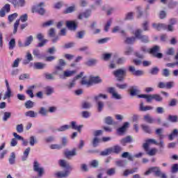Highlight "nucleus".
Here are the masks:
<instances>
[{"instance_id":"f257e3e1","label":"nucleus","mask_w":178,"mask_h":178,"mask_svg":"<svg viewBox=\"0 0 178 178\" xmlns=\"http://www.w3.org/2000/svg\"><path fill=\"white\" fill-rule=\"evenodd\" d=\"M58 163L61 168H65L67 170H65L64 172H57L56 173V176L58 178H66L69 175H70V170H72V166H70V164L69 163L66 162L65 160H59Z\"/></svg>"},{"instance_id":"f03ea898","label":"nucleus","mask_w":178,"mask_h":178,"mask_svg":"<svg viewBox=\"0 0 178 178\" xmlns=\"http://www.w3.org/2000/svg\"><path fill=\"white\" fill-rule=\"evenodd\" d=\"M86 77L83 76L81 81V86H86V87H91L92 84H99L102 83V79L99 76H90L89 80H86Z\"/></svg>"},{"instance_id":"7ed1b4c3","label":"nucleus","mask_w":178,"mask_h":178,"mask_svg":"<svg viewBox=\"0 0 178 178\" xmlns=\"http://www.w3.org/2000/svg\"><path fill=\"white\" fill-rule=\"evenodd\" d=\"M138 98H145L147 102H152V99H154L156 102H162L163 101V97L161 95L154 94V95H139Z\"/></svg>"},{"instance_id":"20e7f679","label":"nucleus","mask_w":178,"mask_h":178,"mask_svg":"<svg viewBox=\"0 0 178 178\" xmlns=\"http://www.w3.org/2000/svg\"><path fill=\"white\" fill-rule=\"evenodd\" d=\"M151 173H154L155 176L157 177L168 178V177H166V174L162 173L159 167H152L149 168V170L145 172V176H148V175H151Z\"/></svg>"},{"instance_id":"39448f33","label":"nucleus","mask_w":178,"mask_h":178,"mask_svg":"<svg viewBox=\"0 0 178 178\" xmlns=\"http://www.w3.org/2000/svg\"><path fill=\"white\" fill-rule=\"evenodd\" d=\"M113 76L117 79L118 81H123L126 77V69H118L113 72Z\"/></svg>"},{"instance_id":"423d86ee","label":"nucleus","mask_w":178,"mask_h":178,"mask_svg":"<svg viewBox=\"0 0 178 178\" xmlns=\"http://www.w3.org/2000/svg\"><path fill=\"white\" fill-rule=\"evenodd\" d=\"M161 51V47L158 45H155L153 47L150 48L148 51L150 55H152L154 58H157L158 59H161L163 57V54L162 53H159Z\"/></svg>"},{"instance_id":"0eeeda50","label":"nucleus","mask_w":178,"mask_h":178,"mask_svg":"<svg viewBox=\"0 0 178 178\" xmlns=\"http://www.w3.org/2000/svg\"><path fill=\"white\" fill-rule=\"evenodd\" d=\"M142 33L143 30L141 29H136L134 33L136 38H138V40H140L142 42H149V40H148V36L142 35Z\"/></svg>"},{"instance_id":"6e6552de","label":"nucleus","mask_w":178,"mask_h":178,"mask_svg":"<svg viewBox=\"0 0 178 178\" xmlns=\"http://www.w3.org/2000/svg\"><path fill=\"white\" fill-rule=\"evenodd\" d=\"M33 170L38 173V177H42V175H44V168L41 167L37 161L33 162Z\"/></svg>"},{"instance_id":"1a4fd4ad","label":"nucleus","mask_w":178,"mask_h":178,"mask_svg":"<svg viewBox=\"0 0 178 178\" xmlns=\"http://www.w3.org/2000/svg\"><path fill=\"white\" fill-rule=\"evenodd\" d=\"M41 6H44V3L41 2L38 6L32 8V13H39V15H44L45 10Z\"/></svg>"},{"instance_id":"9d476101","label":"nucleus","mask_w":178,"mask_h":178,"mask_svg":"<svg viewBox=\"0 0 178 178\" xmlns=\"http://www.w3.org/2000/svg\"><path fill=\"white\" fill-rule=\"evenodd\" d=\"M157 87L159 88H167V90H170V88H173V87H175V82L174 81H168L167 83L159 82Z\"/></svg>"},{"instance_id":"9b49d317","label":"nucleus","mask_w":178,"mask_h":178,"mask_svg":"<svg viewBox=\"0 0 178 178\" xmlns=\"http://www.w3.org/2000/svg\"><path fill=\"white\" fill-rule=\"evenodd\" d=\"M107 92L109 94H111L113 98H115V99H121V98H122L120 95H119V94H118V92H116V90L113 87L108 88Z\"/></svg>"},{"instance_id":"f8f14e48","label":"nucleus","mask_w":178,"mask_h":178,"mask_svg":"<svg viewBox=\"0 0 178 178\" xmlns=\"http://www.w3.org/2000/svg\"><path fill=\"white\" fill-rule=\"evenodd\" d=\"M150 144H154V145H156L158 144V142L155 139H147L145 140V143H143V148L144 151H148V147H149Z\"/></svg>"},{"instance_id":"ddd939ff","label":"nucleus","mask_w":178,"mask_h":178,"mask_svg":"<svg viewBox=\"0 0 178 178\" xmlns=\"http://www.w3.org/2000/svg\"><path fill=\"white\" fill-rule=\"evenodd\" d=\"M152 27L157 31H161V30H166L168 29V25L162 23H153Z\"/></svg>"},{"instance_id":"4468645a","label":"nucleus","mask_w":178,"mask_h":178,"mask_svg":"<svg viewBox=\"0 0 178 178\" xmlns=\"http://www.w3.org/2000/svg\"><path fill=\"white\" fill-rule=\"evenodd\" d=\"M129 72L134 76H143L144 74V72L142 70H136V67L131 65L129 67Z\"/></svg>"},{"instance_id":"2eb2a0df","label":"nucleus","mask_w":178,"mask_h":178,"mask_svg":"<svg viewBox=\"0 0 178 178\" xmlns=\"http://www.w3.org/2000/svg\"><path fill=\"white\" fill-rule=\"evenodd\" d=\"M84 75V72H81L79 74L76 75L73 80L72 81V82L68 85V87L70 88H72V87H74L75 84H76V80H79V79H81V77H83V76Z\"/></svg>"},{"instance_id":"dca6fc26","label":"nucleus","mask_w":178,"mask_h":178,"mask_svg":"<svg viewBox=\"0 0 178 178\" xmlns=\"http://www.w3.org/2000/svg\"><path fill=\"white\" fill-rule=\"evenodd\" d=\"M138 170V168H134L132 169H127L123 172V176L127 177L129 175H133Z\"/></svg>"},{"instance_id":"f3484780","label":"nucleus","mask_w":178,"mask_h":178,"mask_svg":"<svg viewBox=\"0 0 178 178\" xmlns=\"http://www.w3.org/2000/svg\"><path fill=\"white\" fill-rule=\"evenodd\" d=\"M131 97H134L140 92V90L138 89L137 86H131L129 90Z\"/></svg>"},{"instance_id":"a211bd4d","label":"nucleus","mask_w":178,"mask_h":178,"mask_svg":"<svg viewBox=\"0 0 178 178\" xmlns=\"http://www.w3.org/2000/svg\"><path fill=\"white\" fill-rule=\"evenodd\" d=\"M152 109H154V107H152L151 106H144L143 102H141L140 104V111L141 112H147V111H152Z\"/></svg>"},{"instance_id":"6ab92c4d","label":"nucleus","mask_w":178,"mask_h":178,"mask_svg":"<svg viewBox=\"0 0 178 178\" xmlns=\"http://www.w3.org/2000/svg\"><path fill=\"white\" fill-rule=\"evenodd\" d=\"M76 71L72 70V71H69V70H66L64 71L63 72V75L62 76H60V79H66V77H72V76H73V74H75Z\"/></svg>"},{"instance_id":"aec40b11","label":"nucleus","mask_w":178,"mask_h":178,"mask_svg":"<svg viewBox=\"0 0 178 178\" xmlns=\"http://www.w3.org/2000/svg\"><path fill=\"white\" fill-rule=\"evenodd\" d=\"M71 128L73 130H77V131H79V133H81V129L83 128V125L77 126L76 122L72 121V122H71Z\"/></svg>"},{"instance_id":"412c9836","label":"nucleus","mask_w":178,"mask_h":178,"mask_svg":"<svg viewBox=\"0 0 178 178\" xmlns=\"http://www.w3.org/2000/svg\"><path fill=\"white\" fill-rule=\"evenodd\" d=\"M132 141L133 138H131V136H127L126 138H124L120 140V143L122 144V145L124 146L127 144L131 143Z\"/></svg>"},{"instance_id":"4be33fe9","label":"nucleus","mask_w":178,"mask_h":178,"mask_svg":"<svg viewBox=\"0 0 178 178\" xmlns=\"http://www.w3.org/2000/svg\"><path fill=\"white\" fill-rule=\"evenodd\" d=\"M67 27L70 30H76L77 29V24L73 21H68L67 22Z\"/></svg>"},{"instance_id":"5701e85b","label":"nucleus","mask_w":178,"mask_h":178,"mask_svg":"<svg viewBox=\"0 0 178 178\" xmlns=\"http://www.w3.org/2000/svg\"><path fill=\"white\" fill-rule=\"evenodd\" d=\"M75 10H76V6L73 5V6H69L65 10H64L63 13H64V15H67L69 13H73V12H74Z\"/></svg>"},{"instance_id":"b1692460","label":"nucleus","mask_w":178,"mask_h":178,"mask_svg":"<svg viewBox=\"0 0 178 178\" xmlns=\"http://www.w3.org/2000/svg\"><path fill=\"white\" fill-rule=\"evenodd\" d=\"M20 20L23 22V16H21L19 19H17L14 23L13 34H16V33H17V28L19 27V24H20Z\"/></svg>"},{"instance_id":"393cba45","label":"nucleus","mask_w":178,"mask_h":178,"mask_svg":"<svg viewBox=\"0 0 178 178\" xmlns=\"http://www.w3.org/2000/svg\"><path fill=\"white\" fill-rule=\"evenodd\" d=\"M111 153L113 152L114 154H120L123 149L120 145H115L113 147H111Z\"/></svg>"},{"instance_id":"a878e982","label":"nucleus","mask_w":178,"mask_h":178,"mask_svg":"<svg viewBox=\"0 0 178 178\" xmlns=\"http://www.w3.org/2000/svg\"><path fill=\"white\" fill-rule=\"evenodd\" d=\"M145 151L146 152V154L149 156H154V155H156V152H158L156 148H152L151 149H149V147H147V150Z\"/></svg>"},{"instance_id":"bb28decb","label":"nucleus","mask_w":178,"mask_h":178,"mask_svg":"<svg viewBox=\"0 0 178 178\" xmlns=\"http://www.w3.org/2000/svg\"><path fill=\"white\" fill-rule=\"evenodd\" d=\"M140 127L145 131V133H147V134H151L152 133V130L151 129V127L147 124H141Z\"/></svg>"},{"instance_id":"cd10ccee","label":"nucleus","mask_w":178,"mask_h":178,"mask_svg":"<svg viewBox=\"0 0 178 178\" xmlns=\"http://www.w3.org/2000/svg\"><path fill=\"white\" fill-rule=\"evenodd\" d=\"M29 89L26 90V94L31 97L34 98V92H33V90L35 88V86L33 85L31 86H29Z\"/></svg>"},{"instance_id":"c85d7f7f","label":"nucleus","mask_w":178,"mask_h":178,"mask_svg":"<svg viewBox=\"0 0 178 178\" xmlns=\"http://www.w3.org/2000/svg\"><path fill=\"white\" fill-rule=\"evenodd\" d=\"M167 120L168 122H170L171 123H177L178 122V116L177 115H169Z\"/></svg>"},{"instance_id":"c756f323","label":"nucleus","mask_w":178,"mask_h":178,"mask_svg":"<svg viewBox=\"0 0 178 178\" xmlns=\"http://www.w3.org/2000/svg\"><path fill=\"white\" fill-rule=\"evenodd\" d=\"M129 127V122H126L124 123L123 126L118 129V133H124L126 130H127V128Z\"/></svg>"},{"instance_id":"7c9ffc66","label":"nucleus","mask_w":178,"mask_h":178,"mask_svg":"<svg viewBox=\"0 0 178 178\" xmlns=\"http://www.w3.org/2000/svg\"><path fill=\"white\" fill-rule=\"evenodd\" d=\"M122 158H127L128 161H131V162L134 161V157L130 155V153L127 152H124V153H122Z\"/></svg>"},{"instance_id":"2f4dec72","label":"nucleus","mask_w":178,"mask_h":178,"mask_svg":"<svg viewBox=\"0 0 178 178\" xmlns=\"http://www.w3.org/2000/svg\"><path fill=\"white\" fill-rule=\"evenodd\" d=\"M17 16H19V15L17 13H13V14H11L10 15H8V22L9 23H13V22H15V20H16V19H17Z\"/></svg>"},{"instance_id":"473e14b6","label":"nucleus","mask_w":178,"mask_h":178,"mask_svg":"<svg viewBox=\"0 0 178 178\" xmlns=\"http://www.w3.org/2000/svg\"><path fill=\"white\" fill-rule=\"evenodd\" d=\"M33 67L38 70H41V69H44L45 67V64L42 63H35L33 64Z\"/></svg>"},{"instance_id":"72a5a7b5","label":"nucleus","mask_w":178,"mask_h":178,"mask_svg":"<svg viewBox=\"0 0 178 178\" xmlns=\"http://www.w3.org/2000/svg\"><path fill=\"white\" fill-rule=\"evenodd\" d=\"M75 155H77L76 149H73L72 151H67L65 152V156L66 158H69V156H74Z\"/></svg>"},{"instance_id":"f704fd0d","label":"nucleus","mask_w":178,"mask_h":178,"mask_svg":"<svg viewBox=\"0 0 178 178\" xmlns=\"http://www.w3.org/2000/svg\"><path fill=\"white\" fill-rule=\"evenodd\" d=\"M16 161V154L15 152H12L9 159H8V162L10 163V165H15V162Z\"/></svg>"},{"instance_id":"c9c22d12","label":"nucleus","mask_w":178,"mask_h":178,"mask_svg":"<svg viewBox=\"0 0 178 178\" xmlns=\"http://www.w3.org/2000/svg\"><path fill=\"white\" fill-rule=\"evenodd\" d=\"M10 3H13L14 6H17V5H20V6H23V0H19L17 1V0H7Z\"/></svg>"},{"instance_id":"e433bc0d","label":"nucleus","mask_w":178,"mask_h":178,"mask_svg":"<svg viewBox=\"0 0 178 178\" xmlns=\"http://www.w3.org/2000/svg\"><path fill=\"white\" fill-rule=\"evenodd\" d=\"M25 116L28 118H37V113L34 112V111H29L25 113Z\"/></svg>"},{"instance_id":"4c0bfd02","label":"nucleus","mask_w":178,"mask_h":178,"mask_svg":"<svg viewBox=\"0 0 178 178\" xmlns=\"http://www.w3.org/2000/svg\"><path fill=\"white\" fill-rule=\"evenodd\" d=\"M112 154V149L110 148L106 149L104 151L100 152L102 156H106L107 155H111Z\"/></svg>"},{"instance_id":"58836bf2","label":"nucleus","mask_w":178,"mask_h":178,"mask_svg":"<svg viewBox=\"0 0 178 178\" xmlns=\"http://www.w3.org/2000/svg\"><path fill=\"white\" fill-rule=\"evenodd\" d=\"M34 40V38H33V35H30L28 38H26L25 43H24V47H29L31 42H33Z\"/></svg>"},{"instance_id":"ea45409f","label":"nucleus","mask_w":178,"mask_h":178,"mask_svg":"<svg viewBox=\"0 0 178 178\" xmlns=\"http://www.w3.org/2000/svg\"><path fill=\"white\" fill-rule=\"evenodd\" d=\"M136 42V37L127 38L124 40L125 44H131Z\"/></svg>"},{"instance_id":"a19ab883","label":"nucleus","mask_w":178,"mask_h":178,"mask_svg":"<svg viewBox=\"0 0 178 178\" xmlns=\"http://www.w3.org/2000/svg\"><path fill=\"white\" fill-rule=\"evenodd\" d=\"M106 175L107 176H113L114 175H116V168H111L110 169H108L106 170Z\"/></svg>"},{"instance_id":"79ce46f5","label":"nucleus","mask_w":178,"mask_h":178,"mask_svg":"<svg viewBox=\"0 0 178 178\" xmlns=\"http://www.w3.org/2000/svg\"><path fill=\"white\" fill-rule=\"evenodd\" d=\"M144 120H145V122H147V123H149V124L154 123V120L151 117V115H149V114H147L146 115H145Z\"/></svg>"},{"instance_id":"37998d69","label":"nucleus","mask_w":178,"mask_h":178,"mask_svg":"<svg viewBox=\"0 0 178 178\" xmlns=\"http://www.w3.org/2000/svg\"><path fill=\"white\" fill-rule=\"evenodd\" d=\"M97 102V111L98 112H102V109H104V104L101 101H96Z\"/></svg>"},{"instance_id":"c03bdc74","label":"nucleus","mask_w":178,"mask_h":178,"mask_svg":"<svg viewBox=\"0 0 178 178\" xmlns=\"http://www.w3.org/2000/svg\"><path fill=\"white\" fill-rule=\"evenodd\" d=\"M99 143H101V139L97 137H95L92 141V144L95 148L98 147V144H99Z\"/></svg>"},{"instance_id":"a18cd8bd","label":"nucleus","mask_w":178,"mask_h":178,"mask_svg":"<svg viewBox=\"0 0 178 178\" xmlns=\"http://www.w3.org/2000/svg\"><path fill=\"white\" fill-rule=\"evenodd\" d=\"M33 106L34 103L32 101L28 100L27 102H26L25 107L26 108V109H31V108H33Z\"/></svg>"},{"instance_id":"49530a36","label":"nucleus","mask_w":178,"mask_h":178,"mask_svg":"<svg viewBox=\"0 0 178 178\" xmlns=\"http://www.w3.org/2000/svg\"><path fill=\"white\" fill-rule=\"evenodd\" d=\"M85 65H86V66H94L95 65H97V60L94 59L89 60L85 63Z\"/></svg>"},{"instance_id":"de8ad7c7","label":"nucleus","mask_w":178,"mask_h":178,"mask_svg":"<svg viewBox=\"0 0 178 178\" xmlns=\"http://www.w3.org/2000/svg\"><path fill=\"white\" fill-rule=\"evenodd\" d=\"M95 101H99V98H103V99H106L108 96L104 94H99V95L95 96Z\"/></svg>"},{"instance_id":"09e8293b","label":"nucleus","mask_w":178,"mask_h":178,"mask_svg":"<svg viewBox=\"0 0 178 178\" xmlns=\"http://www.w3.org/2000/svg\"><path fill=\"white\" fill-rule=\"evenodd\" d=\"M105 123L106 124H115V122H113V119L111 118V117H106L105 118Z\"/></svg>"},{"instance_id":"8fccbe9b","label":"nucleus","mask_w":178,"mask_h":178,"mask_svg":"<svg viewBox=\"0 0 178 178\" xmlns=\"http://www.w3.org/2000/svg\"><path fill=\"white\" fill-rule=\"evenodd\" d=\"M150 74L156 75L159 73V68L158 67H154L150 70Z\"/></svg>"},{"instance_id":"3c124183","label":"nucleus","mask_w":178,"mask_h":178,"mask_svg":"<svg viewBox=\"0 0 178 178\" xmlns=\"http://www.w3.org/2000/svg\"><path fill=\"white\" fill-rule=\"evenodd\" d=\"M40 115H42V116H47V114L48 113V111L45 109L44 107H41L39 111Z\"/></svg>"},{"instance_id":"603ef678","label":"nucleus","mask_w":178,"mask_h":178,"mask_svg":"<svg viewBox=\"0 0 178 178\" xmlns=\"http://www.w3.org/2000/svg\"><path fill=\"white\" fill-rule=\"evenodd\" d=\"M30 150H31L30 147H28L25 149V151L24 152L23 161H26L27 159V157L29 156V154H30Z\"/></svg>"},{"instance_id":"864d4df0","label":"nucleus","mask_w":178,"mask_h":178,"mask_svg":"<svg viewBox=\"0 0 178 178\" xmlns=\"http://www.w3.org/2000/svg\"><path fill=\"white\" fill-rule=\"evenodd\" d=\"M70 129V125H63L58 129V131H65V130H69Z\"/></svg>"},{"instance_id":"5fc2aeb1","label":"nucleus","mask_w":178,"mask_h":178,"mask_svg":"<svg viewBox=\"0 0 178 178\" xmlns=\"http://www.w3.org/2000/svg\"><path fill=\"white\" fill-rule=\"evenodd\" d=\"M162 76L164 77H169L170 76V72L168 70V68H165L162 71Z\"/></svg>"},{"instance_id":"6e6d98bb","label":"nucleus","mask_w":178,"mask_h":178,"mask_svg":"<svg viewBox=\"0 0 178 178\" xmlns=\"http://www.w3.org/2000/svg\"><path fill=\"white\" fill-rule=\"evenodd\" d=\"M82 108L83 109H89V108H91V104L88 102H83L82 103Z\"/></svg>"},{"instance_id":"4d7b16f0","label":"nucleus","mask_w":178,"mask_h":178,"mask_svg":"<svg viewBox=\"0 0 178 178\" xmlns=\"http://www.w3.org/2000/svg\"><path fill=\"white\" fill-rule=\"evenodd\" d=\"M51 149H62L61 145L53 144L50 145Z\"/></svg>"},{"instance_id":"13d9d810","label":"nucleus","mask_w":178,"mask_h":178,"mask_svg":"<svg viewBox=\"0 0 178 178\" xmlns=\"http://www.w3.org/2000/svg\"><path fill=\"white\" fill-rule=\"evenodd\" d=\"M171 172H172V173H177V172H178V164L177 163L172 165V166L171 168Z\"/></svg>"},{"instance_id":"bf43d9fd","label":"nucleus","mask_w":178,"mask_h":178,"mask_svg":"<svg viewBox=\"0 0 178 178\" xmlns=\"http://www.w3.org/2000/svg\"><path fill=\"white\" fill-rule=\"evenodd\" d=\"M156 134L159 136L160 140L163 138V135L162 134V129H156Z\"/></svg>"},{"instance_id":"052dcab7","label":"nucleus","mask_w":178,"mask_h":178,"mask_svg":"<svg viewBox=\"0 0 178 178\" xmlns=\"http://www.w3.org/2000/svg\"><path fill=\"white\" fill-rule=\"evenodd\" d=\"M20 62H22V58H17L13 63V67H18Z\"/></svg>"},{"instance_id":"680f3d73","label":"nucleus","mask_w":178,"mask_h":178,"mask_svg":"<svg viewBox=\"0 0 178 178\" xmlns=\"http://www.w3.org/2000/svg\"><path fill=\"white\" fill-rule=\"evenodd\" d=\"M92 168H97L99 165V162L97 160H93L90 163Z\"/></svg>"},{"instance_id":"e2e57ef3","label":"nucleus","mask_w":178,"mask_h":178,"mask_svg":"<svg viewBox=\"0 0 178 178\" xmlns=\"http://www.w3.org/2000/svg\"><path fill=\"white\" fill-rule=\"evenodd\" d=\"M11 113L9 112H5L3 117V120L6 122L10 118Z\"/></svg>"},{"instance_id":"0e129e2a","label":"nucleus","mask_w":178,"mask_h":178,"mask_svg":"<svg viewBox=\"0 0 178 178\" xmlns=\"http://www.w3.org/2000/svg\"><path fill=\"white\" fill-rule=\"evenodd\" d=\"M45 92L47 95H51V94H52V92H54V89L49 86H47L45 88Z\"/></svg>"},{"instance_id":"69168bd1","label":"nucleus","mask_w":178,"mask_h":178,"mask_svg":"<svg viewBox=\"0 0 178 178\" xmlns=\"http://www.w3.org/2000/svg\"><path fill=\"white\" fill-rule=\"evenodd\" d=\"M111 24H112V19H109L107 22L106 24L105 25V26H104L105 31H106V32L108 31L109 27H111Z\"/></svg>"},{"instance_id":"338daca9","label":"nucleus","mask_w":178,"mask_h":178,"mask_svg":"<svg viewBox=\"0 0 178 178\" xmlns=\"http://www.w3.org/2000/svg\"><path fill=\"white\" fill-rule=\"evenodd\" d=\"M167 55H171L173 56L175 55V49L173 47L169 48L166 51Z\"/></svg>"},{"instance_id":"774afa93","label":"nucleus","mask_w":178,"mask_h":178,"mask_svg":"<svg viewBox=\"0 0 178 178\" xmlns=\"http://www.w3.org/2000/svg\"><path fill=\"white\" fill-rule=\"evenodd\" d=\"M16 130L17 133H23V124H20L17 125Z\"/></svg>"}]
</instances>
